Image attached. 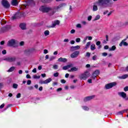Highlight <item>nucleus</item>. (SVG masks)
Instances as JSON below:
<instances>
[{
  "label": "nucleus",
  "instance_id": "obj_30",
  "mask_svg": "<svg viewBox=\"0 0 128 128\" xmlns=\"http://www.w3.org/2000/svg\"><path fill=\"white\" fill-rule=\"evenodd\" d=\"M74 50H76V48H74V46L70 47V52H74Z\"/></svg>",
  "mask_w": 128,
  "mask_h": 128
},
{
  "label": "nucleus",
  "instance_id": "obj_59",
  "mask_svg": "<svg viewBox=\"0 0 128 128\" xmlns=\"http://www.w3.org/2000/svg\"><path fill=\"white\" fill-rule=\"evenodd\" d=\"M104 50H108V46H104Z\"/></svg>",
  "mask_w": 128,
  "mask_h": 128
},
{
  "label": "nucleus",
  "instance_id": "obj_25",
  "mask_svg": "<svg viewBox=\"0 0 128 128\" xmlns=\"http://www.w3.org/2000/svg\"><path fill=\"white\" fill-rule=\"evenodd\" d=\"M90 42H88L86 44V46H85V48L86 50H88L90 48Z\"/></svg>",
  "mask_w": 128,
  "mask_h": 128
},
{
  "label": "nucleus",
  "instance_id": "obj_51",
  "mask_svg": "<svg viewBox=\"0 0 128 128\" xmlns=\"http://www.w3.org/2000/svg\"><path fill=\"white\" fill-rule=\"evenodd\" d=\"M4 104H2L0 106V108H4Z\"/></svg>",
  "mask_w": 128,
  "mask_h": 128
},
{
  "label": "nucleus",
  "instance_id": "obj_3",
  "mask_svg": "<svg viewBox=\"0 0 128 128\" xmlns=\"http://www.w3.org/2000/svg\"><path fill=\"white\" fill-rule=\"evenodd\" d=\"M40 10L42 12H53L54 10L51 8L42 6L40 8Z\"/></svg>",
  "mask_w": 128,
  "mask_h": 128
},
{
  "label": "nucleus",
  "instance_id": "obj_27",
  "mask_svg": "<svg viewBox=\"0 0 128 128\" xmlns=\"http://www.w3.org/2000/svg\"><path fill=\"white\" fill-rule=\"evenodd\" d=\"M116 48V47L115 46H113L111 48H110L109 50H115Z\"/></svg>",
  "mask_w": 128,
  "mask_h": 128
},
{
  "label": "nucleus",
  "instance_id": "obj_62",
  "mask_svg": "<svg viewBox=\"0 0 128 128\" xmlns=\"http://www.w3.org/2000/svg\"><path fill=\"white\" fill-rule=\"evenodd\" d=\"M32 72H36V68H34L32 70Z\"/></svg>",
  "mask_w": 128,
  "mask_h": 128
},
{
  "label": "nucleus",
  "instance_id": "obj_2",
  "mask_svg": "<svg viewBox=\"0 0 128 128\" xmlns=\"http://www.w3.org/2000/svg\"><path fill=\"white\" fill-rule=\"evenodd\" d=\"M16 44H18V40L14 39H11L8 41L7 46H8L16 48Z\"/></svg>",
  "mask_w": 128,
  "mask_h": 128
},
{
  "label": "nucleus",
  "instance_id": "obj_14",
  "mask_svg": "<svg viewBox=\"0 0 128 128\" xmlns=\"http://www.w3.org/2000/svg\"><path fill=\"white\" fill-rule=\"evenodd\" d=\"M11 4L12 6H16L18 4V0H12L11 2Z\"/></svg>",
  "mask_w": 128,
  "mask_h": 128
},
{
  "label": "nucleus",
  "instance_id": "obj_49",
  "mask_svg": "<svg viewBox=\"0 0 128 128\" xmlns=\"http://www.w3.org/2000/svg\"><path fill=\"white\" fill-rule=\"evenodd\" d=\"M16 98H20V94L18 93L17 95H16Z\"/></svg>",
  "mask_w": 128,
  "mask_h": 128
},
{
  "label": "nucleus",
  "instance_id": "obj_29",
  "mask_svg": "<svg viewBox=\"0 0 128 128\" xmlns=\"http://www.w3.org/2000/svg\"><path fill=\"white\" fill-rule=\"evenodd\" d=\"M40 78V76H38L36 75L33 76V78H35V79L38 78H38Z\"/></svg>",
  "mask_w": 128,
  "mask_h": 128
},
{
  "label": "nucleus",
  "instance_id": "obj_7",
  "mask_svg": "<svg viewBox=\"0 0 128 128\" xmlns=\"http://www.w3.org/2000/svg\"><path fill=\"white\" fill-rule=\"evenodd\" d=\"M118 96H121L123 98H125L126 100H128V97L126 96V94L124 92H118Z\"/></svg>",
  "mask_w": 128,
  "mask_h": 128
},
{
  "label": "nucleus",
  "instance_id": "obj_50",
  "mask_svg": "<svg viewBox=\"0 0 128 128\" xmlns=\"http://www.w3.org/2000/svg\"><path fill=\"white\" fill-rule=\"evenodd\" d=\"M96 46H100V41H98L96 42Z\"/></svg>",
  "mask_w": 128,
  "mask_h": 128
},
{
  "label": "nucleus",
  "instance_id": "obj_61",
  "mask_svg": "<svg viewBox=\"0 0 128 128\" xmlns=\"http://www.w3.org/2000/svg\"><path fill=\"white\" fill-rule=\"evenodd\" d=\"M88 40H92V37L91 36H88Z\"/></svg>",
  "mask_w": 128,
  "mask_h": 128
},
{
  "label": "nucleus",
  "instance_id": "obj_58",
  "mask_svg": "<svg viewBox=\"0 0 128 128\" xmlns=\"http://www.w3.org/2000/svg\"><path fill=\"white\" fill-rule=\"evenodd\" d=\"M24 42H21L20 43V46H24Z\"/></svg>",
  "mask_w": 128,
  "mask_h": 128
},
{
  "label": "nucleus",
  "instance_id": "obj_24",
  "mask_svg": "<svg viewBox=\"0 0 128 128\" xmlns=\"http://www.w3.org/2000/svg\"><path fill=\"white\" fill-rule=\"evenodd\" d=\"M90 50H96V44H92L90 46Z\"/></svg>",
  "mask_w": 128,
  "mask_h": 128
},
{
  "label": "nucleus",
  "instance_id": "obj_57",
  "mask_svg": "<svg viewBox=\"0 0 128 128\" xmlns=\"http://www.w3.org/2000/svg\"><path fill=\"white\" fill-rule=\"evenodd\" d=\"M2 54H6V50H4L3 51H2Z\"/></svg>",
  "mask_w": 128,
  "mask_h": 128
},
{
  "label": "nucleus",
  "instance_id": "obj_56",
  "mask_svg": "<svg viewBox=\"0 0 128 128\" xmlns=\"http://www.w3.org/2000/svg\"><path fill=\"white\" fill-rule=\"evenodd\" d=\"M82 24H84V26H86V21H82Z\"/></svg>",
  "mask_w": 128,
  "mask_h": 128
},
{
  "label": "nucleus",
  "instance_id": "obj_64",
  "mask_svg": "<svg viewBox=\"0 0 128 128\" xmlns=\"http://www.w3.org/2000/svg\"><path fill=\"white\" fill-rule=\"evenodd\" d=\"M128 109L124 110H123L122 111V112L123 114H124V112H128Z\"/></svg>",
  "mask_w": 128,
  "mask_h": 128
},
{
  "label": "nucleus",
  "instance_id": "obj_31",
  "mask_svg": "<svg viewBox=\"0 0 128 128\" xmlns=\"http://www.w3.org/2000/svg\"><path fill=\"white\" fill-rule=\"evenodd\" d=\"M74 48H75L76 50H80V46H74Z\"/></svg>",
  "mask_w": 128,
  "mask_h": 128
},
{
  "label": "nucleus",
  "instance_id": "obj_54",
  "mask_svg": "<svg viewBox=\"0 0 128 128\" xmlns=\"http://www.w3.org/2000/svg\"><path fill=\"white\" fill-rule=\"evenodd\" d=\"M62 90V88H60L57 89L56 91L57 92H60V91Z\"/></svg>",
  "mask_w": 128,
  "mask_h": 128
},
{
  "label": "nucleus",
  "instance_id": "obj_63",
  "mask_svg": "<svg viewBox=\"0 0 128 128\" xmlns=\"http://www.w3.org/2000/svg\"><path fill=\"white\" fill-rule=\"evenodd\" d=\"M42 66H38V70H42Z\"/></svg>",
  "mask_w": 128,
  "mask_h": 128
},
{
  "label": "nucleus",
  "instance_id": "obj_45",
  "mask_svg": "<svg viewBox=\"0 0 128 128\" xmlns=\"http://www.w3.org/2000/svg\"><path fill=\"white\" fill-rule=\"evenodd\" d=\"M26 78H32V77H30V75L29 74H28L26 76Z\"/></svg>",
  "mask_w": 128,
  "mask_h": 128
},
{
  "label": "nucleus",
  "instance_id": "obj_1",
  "mask_svg": "<svg viewBox=\"0 0 128 128\" xmlns=\"http://www.w3.org/2000/svg\"><path fill=\"white\" fill-rule=\"evenodd\" d=\"M110 2L112 0H98V1L93 6L94 12H96L98 10V6H108L110 4Z\"/></svg>",
  "mask_w": 128,
  "mask_h": 128
},
{
  "label": "nucleus",
  "instance_id": "obj_44",
  "mask_svg": "<svg viewBox=\"0 0 128 128\" xmlns=\"http://www.w3.org/2000/svg\"><path fill=\"white\" fill-rule=\"evenodd\" d=\"M80 42V38H76V42Z\"/></svg>",
  "mask_w": 128,
  "mask_h": 128
},
{
  "label": "nucleus",
  "instance_id": "obj_22",
  "mask_svg": "<svg viewBox=\"0 0 128 128\" xmlns=\"http://www.w3.org/2000/svg\"><path fill=\"white\" fill-rule=\"evenodd\" d=\"M44 34L45 36H50V31L48 30H46L44 32Z\"/></svg>",
  "mask_w": 128,
  "mask_h": 128
},
{
  "label": "nucleus",
  "instance_id": "obj_36",
  "mask_svg": "<svg viewBox=\"0 0 128 128\" xmlns=\"http://www.w3.org/2000/svg\"><path fill=\"white\" fill-rule=\"evenodd\" d=\"M86 56H87L88 58H90V53L87 52L86 53Z\"/></svg>",
  "mask_w": 128,
  "mask_h": 128
},
{
  "label": "nucleus",
  "instance_id": "obj_21",
  "mask_svg": "<svg viewBox=\"0 0 128 128\" xmlns=\"http://www.w3.org/2000/svg\"><path fill=\"white\" fill-rule=\"evenodd\" d=\"M63 6H66V4H60L58 6L56 7V9L58 10V8H60Z\"/></svg>",
  "mask_w": 128,
  "mask_h": 128
},
{
  "label": "nucleus",
  "instance_id": "obj_33",
  "mask_svg": "<svg viewBox=\"0 0 128 128\" xmlns=\"http://www.w3.org/2000/svg\"><path fill=\"white\" fill-rule=\"evenodd\" d=\"M18 85L16 84H13V88H18Z\"/></svg>",
  "mask_w": 128,
  "mask_h": 128
},
{
  "label": "nucleus",
  "instance_id": "obj_53",
  "mask_svg": "<svg viewBox=\"0 0 128 128\" xmlns=\"http://www.w3.org/2000/svg\"><path fill=\"white\" fill-rule=\"evenodd\" d=\"M92 16H90L88 18V20H92Z\"/></svg>",
  "mask_w": 128,
  "mask_h": 128
},
{
  "label": "nucleus",
  "instance_id": "obj_23",
  "mask_svg": "<svg viewBox=\"0 0 128 128\" xmlns=\"http://www.w3.org/2000/svg\"><path fill=\"white\" fill-rule=\"evenodd\" d=\"M16 68L14 66L11 67L8 70V72H14V70Z\"/></svg>",
  "mask_w": 128,
  "mask_h": 128
},
{
  "label": "nucleus",
  "instance_id": "obj_9",
  "mask_svg": "<svg viewBox=\"0 0 128 128\" xmlns=\"http://www.w3.org/2000/svg\"><path fill=\"white\" fill-rule=\"evenodd\" d=\"M16 57H8L5 59L6 62H16Z\"/></svg>",
  "mask_w": 128,
  "mask_h": 128
},
{
  "label": "nucleus",
  "instance_id": "obj_5",
  "mask_svg": "<svg viewBox=\"0 0 128 128\" xmlns=\"http://www.w3.org/2000/svg\"><path fill=\"white\" fill-rule=\"evenodd\" d=\"M116 86V82H113L110 84H107L105 86V88L106 90H110V88H112L113 86Z\"/></svg>",
  "mask_w": 128,
  "mask_h": 128
},
{
  "label": "nucleus",
  "instance_id": "obj_35",
  "mask_svg": "<svg viewBox=\"0 0 128 128\" xmlns=\"http://www.w3.org/2000/svg\"><path fill=\"white\" fill-rule=\"evenodd\" d=\"M39 84H45L44 80H40V82H39Z\"/></svg>",
  "mask_w": 128,
  "mask_h": 128
},
{
  "label": "nucleus",
  "instance_id": "obj_34",
  "mask_svg": "<svg viewBox=\"0 0 128 128\" xmlns=\"http://www.w3.org/2000/svg\"><path fill=\"white\" fill-rule=\"evenodd\" d=\"M82 108L84 110H88L89 108H88V106H82Z\"/></svg>",
  "mask_w": 128,
  "mask_h": 128
},
{
  "label": "nucleus",
  "instance_id": "obj_47",
  "mask_svg": "<svg viewBox=\"0 0 128 128\" xmlns=\"http://www.w3.org/2000/svg\"><path fill=\"white\" fill-rule=\"evenodd\" d=\"M74 32H76V30H74V29L71 30L70 34H74Z\"/></svg>",
  "mask_w": 128,
  "mask_h": 128
},
{
  "label": "nucleus",
  "instance_id": "obj_42",
  "mask_svg": "<svg viewBox=\"0 0 128 128\" xmlns=\"http://www.w3.org/2000/svg\"><path fill=\"white\" fill-rule=\"evenodd\" d=\"M96 58H97V56H92V60H96Z\"/></svg>",
  "mask_w": 128,
  "mask_h": 128
},
{
  "label": "nucleus",
  "instance_id": "obj_52",
  "mask_svg": "<svg viewBox=\"0 0 128 128\" xmlns=\"http://www.w3.org/2000/svg\"><path fill=\"white\" fill-rule=\"evenodd\" d=\"M60 82L62 84H66V80H61Z\"/></svg>",
  "mask_w": 128,
  "mask_h": 128
},
{
  "label": "nucleus",
  "instance_id": "obj_40",
  "mask_svg": "<svg viewBox=\"0 0 128 128\" xmlns=\"http://www.w3.org/2000/svg\"><path fill=\"white\" fill-rule=\"evenodd\" d=\"M48 52V50L45 49L44 50V54H46Z\"/></svg>",
  "mask_w": 128,
  "mask_h": 128
},
{
  "label": "nucleus",
  "instance_id": "obj_28",
  "mask_svg": "<svg viewBox=\"0 0 128 128\" xmlns=\"http://www.w3.org/2000/svg\"><path fill=\"white\" fill-rule=\"evenodd\" d=\"M100 15H97L95 17L94 20H100Z\"/></svg>",
  "mask_w": 128,
  "mask_h": 128
},
{
  "label": "nucleus",
  "instance_id": "obj_12",
  "mask_svg": "<svg viewBox=\"0 0 128 128\" xmlns=\"http://www.w3.org/2000/svg\"><path fill=\"white\" fill-rule=\"evenodd\" d=\"M94 96H87L84 98V102H88V100H90L94 98Z\"/></svg>",
  "mask_w": 128,
  "mask_h": 128
},
{
  "label": "nucleus",
  "instance_id": "obj_48",
  "mask_svg": "<svg viewBox=\"0 0 128 128\" xmlns=\"http://www.w3.org/2000/svg\"><path fill=\"white\" fill-rule=\"evenodd\" d=\"M88 36H86V37L84 38V44H86V40H88Z\"/></svg>",
  "mask_w": 128,
  "mask_h": 128
},
{
  "label": "nucleus",
  "instance_id": "obj_43",
  "mask_svg": "<svg viewBox=\"0 0 128 128\" xmlns=\"http://www.w3.org/2000/svg\"><path fill=\"white\" fill-rule=\"evenodd\" d=\"M30 84H32V80H28L27 81V84L30 85Z\"/></svg>",
  "mask_w": 128,
  "mask_h": 128
},
{
  "label": "nucleus",
  "instance_id": "obj_4",
  "mask_svg": "<svg viewBox=\"0 0 128 128\" xmlns=\"http://www.w3.org/2000/svg\"><path fill=\"white\" fill-rule=\"evenodd\" d=\"M88 76H90V73L88 72H86L80 76V80H86Z\"/></svg>",
  "mask_w": 128,
  "mask_h": 128
},
{
  "label": "nucleus",
  "instance_id": "obj_26",
  "mask_svg": "<svg viewBox=\"0 0 128 128\" xmlns=\"http://www.w3.org/2000/svg\"><path fill=\"white\" fill-rule=\"evenodd\" d=\"M93 74L98 76V74H100V71L98 70H96Z\"/></svg>",
  "mask_w": 128,
  "mask_h": 128
},
{
  "label": "nucleus",
  "instance_id": "obj_37",
  "mask_svg": "<svg viewBox=\"0 0 128 128\" xmlns=\"http://www.w3.org/2000/svg\"><path fill=\"white\" fill-rule=\"evenodd\" d=\"M96 76H97L96 75H95V74H94L93 73L92 78H93V80H94V78H96Z\"/></svg>",
  "mask_w": 128,
  "mask_h": 128
},
{
  "label": "nucleus",
  "instance_id": "obj_38",
  "mask_svg": "<svg viewBox=\"0 0 128 128\" xmlns=\"http://www.w3.org/2000/svg\"><path fill=\"white\" fill-rule=\"evenodd\" d=\"M54 76L55 78H56L57 76H58V72H56L54 74Z\"/></svg>",
  "mask_w": 128,
  "mask_h": 128
},
{
  "label": "nucleus",
  "instance_id": "obj_13",
  "mask_svg": "<svg viewBox=\"0 0 128 128\" xmlns=\"http://www.w3.org/2000/svg\"><path fill=\"white\" fill-rule=\"evenodd\" d=\"M126 40V39H125L124 40H122L120 44V46H128V43L124 41Z\"/></svg>",
  "mask_w": 128,
  "mask_h": 128
},
{
  "label": "nucleus",
  "instance_id": "obj_11",
  "mask_svg": "<svg viewBox=\"0 0 128 128\" xmlns=\"http://www.w3.org/2000/svg\"><path fill=\"white\" fill-rule=\"evenodd\" d=\"M60 20H56L54 21L53 24H52V26H50V28H56V26L60 24Z\"/></svg>",
  "mask_w": 128,
  "mask_h": 128
},
{
  "label": "nucleus",
  "instance_id": "obj_6",
  "mask_svg": "<svg viewBox=\"0 0 128 128\" xmlns=\"http://www.w3.org/2000/svg\"><path fill=\"white\" fill-rule=\"evenodd\" d=\"M2 2L3 6H4V8H10V3H8V0H2Z\"/></svg>",
  "mask_w": 128,
  "mask_h": 128
},
{
  "label": "nucleus",
  "instance_id": "obj_46",
  "mask_svg": "<svg viewBox=\"0 0 128 128\" xmlns=\"http://www.w3.org/2000/svg\"><path fill=\"white\" fill-rule=\"evenodd\" d=\"M102 55L104 56H108V53L106 52H103L102 54Z\"/></svg>",
  "mask_w": 128,
  "mask_h": 128
},
{
  "label": "nucleus",
  "instance_id": "obj_39",
  "mask_svg": "<svg viewBox=\"0 0 128 128\" xmlns=\"http://www.w3.org/2000/svg\"><path fill=\"white\" fill-rule=\"evenodd\" d=\"M124 90L125 92H128V86L124 87Z\"/></svg>",
  "mask_w": 128,
  "mask_h": 128
},
{
  "label": "nucleus",
  "instance_id": "obj_18",
  "mask_svg": "<svg viewBox=\"0 0 128 128\" xmlns=\"http://www.w3.org/2000/svg\"><path fill=\"white\" fill-rule=\"evenodd\" d=\"M128 77V74H124L122 76H118V78H120V79H122V80H124V79Z\"/></svg>",
  "mask_w": 128,
  "mask_h": 128
},
{
  "label": "nucleus",
  "instance_id": "obj_41",
  "mask_svg": "<svg viewBox=\"0 0 128 128\" xmlns=\"http://www.w3.org/2000/svg\"><path fill=\"white\" fill-rule=\"evenodd\" d=\"M58 65H54L53 66V68H54V70H57L58 68Z\"/></svg>",
  "mask_w": 128,
  "mask_h": 128
},
{
  "label": "nucleus",
  "instance_id": "obj_15",
  "mask_svg": "<svg viewBox=\"0 0 128 128\" xmlns=\"http://www.w3.org/2000/svg\"><path fill=\"white\" fill-rule=\"evenodd\" d=\"M58 62H66L68 59L66 58H60L58 59Z\"/></svg>",
  "mask_w": 128,
  "mask_h": 128
},
{
  "label": "nucleus",
  "instance_id": "obj_8",
  "mask_svg": "<svg viewBox=\"0 0 128 128\" xmlns=\"http://www.w3.org/2000/svg\"><path fill=\"white\" fill-rule=\"evenodd\" d=\"M78 56H80V51H75L71 54L70 58H78Z\"/></svg>",
  "mask_w": 128,
  "mask_h": 128
},
{
  "label": "nucleus",
  "instance_id": "obj_19",
  "mask_svg": "<svg viewBox=\"0 0 128 128\" xmlns=\"http://www.w3.org/2000/svg\"><path fill=\"white\" fill-rule=\"evenodd\" d=\"M72 66V65H68L66 66H64L62 68V70H68V68H70Z\"/></svg>",
  "mask_w": 128,
  "mask_h": 128
},
{
  "label": "nucleus",
  "instance_id": "obj_60",
  "mask_svg": "<svg viewBox=\"0 0 128 128\" xmlns=\"http://www.w3.org/2000/svg\"><path fill=\"white\" fill-rule=\"evenodd\" d=\"M68 39H64V42H68Z\"/></svg>",
  "mask_w": 128,
  "mask_h": 128
},
{
  "label": "nucleus",
  "instance_id": "obj_16",
  "mask_svg": "<svg viewBox=\"0 0 128 128\" xmlns=\"http://www.w3.org/2000/svg\"><path fill=\"white\" fill-rule=\"evenodd\" d=\"M20 28H21V30H26V24L22 23L20 24Z\"/></svg>",
  "mask_w": 128,
  "mask_h": 128
},
{
  "label": "nucleus",
  "instance_id": "obj_55",
  "mask_svg": "<svg viewBox=\"0 0 128 128\" xmlns=\"http://www.w3.org/2000/svg\"><path fill=\"white\" fill-rule=\"evenodd\" d=\"M42 78H46V74H41Z\"/></svg>",
  "mask_w": 128,
  "mask_h": 128
},
{
  "label": "nucleus",
  "instance_id": "obj_17",
  "mask_svg": "<svg viewBox=\"0 0 128 128\" xmlns=\"http://www.w3.org/2000/svg\"><path fill=\"white\" fill-rule=\"evenodd\" d=\"M78 70V68L76 67H73L69 70V72H76Z\"/></svg>",
  "mask_w": 128,
  "mask_h": 128
},
{
  "label": "nucleus",
  "instance_id": "obj_32",
  "mask_svg": "<svg viewBox=\"0 0 128 128\" xmlns=\"http://www.w3.org/2000/svg\"><path fill=\"white\" fill-rule=\"evenodd\" d=\"M76 27L78 28H82V24H76Z\"/></svg>",
  "mask_w": 128,
  "mask_h": 128
},
{
  "label": "nucleus",
  "instance_id": "obj_10",
  "mask_svg": "<svg viewBox=\"0 0 128 128\" xmlns=\"http://www.w3.org/2000/svg\"><path fill=\"white\" fill-rule=\"evenodd\" d=\"M10 28V26H8L6 27H4L1 28L0 32H6L7 30H8Z\"/></svg>",
  "mask_w": 128,
  "mask_h": 128
},
{
  "label": "nucleus",
  "instance_id": "obj_20",
  "mask_svg": "<svg viewBox=\"0 0 128 128\" xmlns=\"http://www.w3.org/2000/svg\"><path fill=\"white\" fill-rule=\"evenodd\" d=\"M52 82V78H49L46 79V80H44L45 84H48Z\"/></svg>",
  "mask_w": 128,
  "mask_h": 128
}]
</instances>
